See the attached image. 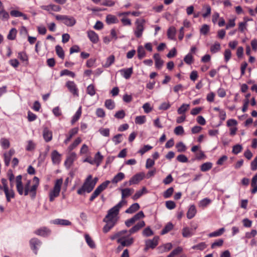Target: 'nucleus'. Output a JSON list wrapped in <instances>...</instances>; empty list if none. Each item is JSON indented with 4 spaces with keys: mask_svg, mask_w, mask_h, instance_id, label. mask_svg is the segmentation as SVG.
<instances>
[{
    "mask_svg": "<svg viewBox=\"0 0 257 257\" xmlns=\"http://www.w3.org/2000/svg\"><path fill=\"white\" fill-rule=\"evenodd\" d=\"M22 177L18 175L16 178V188L18 192L20 195H24L30 196L34 198L36 195V191L39 185V179L37 177H34L32 181L28 180L24 186L22 182Z\"/></svg>",
    "mask_w": 257,
    "mask_h": 257,
    "instance_id": "f257e3e1",
    "label": "nucleus"
},
{
    "mask_svg": "<svg viewBox=\"0 0 257 257\" xmlns=\"http://www.w3.org/2000/svg\"><path fill=\"white\" fill-rule=\"evenodd\" d=\"M126 204L125 200H121L117 205L110 209L107 214L103 219L104 222H110L116 224L117 221L118 217V214L119 209L124 205Z\"/></svg>",
    "mask_w": 257,
    "mask_h": 257,
    "instance_id": "f03ea898",
    "label": "nucleus"
},
{
    "mask_svg": "<svg viewBox=\"0 0 257 257\" xmlns=\"http://www.w3.org/2000/svg\"><path fill=\"white\" fill-rule=\"evenodd\" d=\"M120 233L121 234L117 240V242L122 246H129L134 243V239L131 236L132 234L130 233L128 230H123L120 231Z\"/></svg>",
    "mask_w": 257,
    "mask_h": 257,
    "instance_id": "7ed1b4c3",
    "label": "nucleus"
},
{
    "mask_svg": "<svg viewBox=\"0 0 257 257\" xmlns=\"http://www.w3.org/2000/svg\"><path fill=\"white\" fill-rule=\"evenodd\" d=\"M63 183V180L62 178L58 179L55 181L54 187L49 193V198L50 202H53L55 198L59 196Z\"/></svg>",
    "mask_w": 257,
    "mask_h": 257,
    "instance_id": "20e7f679",
    "label": "nucleus"
},
{
    "mask_svg": "<svg viewBox=\"0 0 257 257\" xmlns=\"http://www.w3.org/2000/svg\"><path fill=\"white\" fill-rule=\"evenodd\" d=\"M94 183H92V176H87L82 187L77 190L79 195H82L85 192L90 193L94 188Z\"/></svg>",
    "mask_w": 257,
    "mask_h": 257,
    "instance_id": "39448f33",
    "label": "nucleus"
},
{
    "mask_svg": "<svg viewBox=\"0 0 257 257\" xmlns=\"http://www.w3.org/2000/svg\"><path fill=\"white\" fill-rule=\"evenodd\" d=\"M2 184L3 185L4 191L5 192L6 199L8 202H10L11 199L15 197V192L13 188H9L7 181L5 179H2L1 180Z\"/></svg>",
    "mask_w": 257,
    "mask_h": 257,
    "instance_id": "423d86ee",
    "label": "nucleus"
},
{
    "mask_svg": "<svg viewBox=\"0 0 257 257\" xmlns=\"http://www.w3.org/2000/svg\"><path fill=\"white\" fill-rule=\"evenodd\" d=\"M110 183V181L107 180L99 185L91 195L90 198V201H92L101 193V192H102L104 189L106 188Z\"/></svg>",
    "mask_w": 257,
    "mask_h": 257,
    "instance_id": "0eeeda50",
    "label": "nucleus"
},
{
    "mask_svg": "<svg viewBox=\"0 0 257 257\" xmlns=\"http://www.w3.org/2000/svg\"><path fill=\"white\" fill-rule=\"evenodd\" d=\"M145 21L144 19L137 20L135 22L136 26V29L134 31L135 34L137 38H140L143 35L144 30V24Z\"/></svg>",
    "mask_w": 257,
    "mask_h": 257,
    "instance_id": "6e6552de",
    "label": "nucleus"
},
{
    "mask_svg": "<svg viewBox=\"0 0 257 257\" xmlns=\"http://www.w3.org/2000/svg\"><path fill=\"white\" fill-rule=\"evenodd\" d=\"M237 122L234 119H229L227 121L226 125L229 127V134L231 136H234L237 131L236 125Z\"/></svg>",
    "mask_w": 257,
    "mask_h": 257,
    "instance_id": "1a4fd4ad",
    "label": "nucleus"
},
{
    "mask_svg": "<svg viewBox=\"0 0 257 257\" xmlns=\"http://www.w3.org/2000/svg\"><path fill=\"white\" fill-rule=\"evenodd\" d=\"M145 177V174L143 172L137 173L133 176L128 181V185H132L133 184H138L141 180H142Z\"/></svg>",
    "mask_w": 257,
    "mask_h": 257,
    "instance_id": "9d476101",
    "label": "nucleus"
},
{
    "mask_svg": "<svg viewBox=\"0 0 257 257\" xmlns=\"http://www.w3.org/2000/svg\"><path fill=\"white\" fill-rule=\"evenodd\" d=\"M66 86L71 93L76 96H78V90L73 81H69L67 82Z\"/></svg>",
    "mask_w": 257,
    "mask_h": 257,
    "instance_id": "9b49d317",
    "label": "nucleus"
},
{
    "mask_svg": "<svg viewBox=\"0 0 257 257\" xmlns=\"http://www.w3.org/2000/svg\"><path fill=\"white\" fill-rule=\"evenodd\" d=\"M41 9L49 12L50 13H51L52 12H60L61 9L59 6L55 5L42 6H41Z\"/></svg>",
    "mask_w": 257,
    "mask_h": 257,
    "instance_id": "f8f14e48",
    "label": "nucleus"
},
{
    "mask_svg": "<svg viewBox=\"0 0 257 257\" xmlns=\"http://www.w3.org/2000/svg\"><path fill=\"white\" fill-rule=\"evenodd\" d=\"M50 233V230L46 227L40 228L35 231L36 234L44 237L48 236Z\"/></svg>",
    "mask_w": 257,
    "mask_h": 257,
    "instance_id": "ddd939ff",
    "label": "nucleus"
},
{
    "mask_svg": "<svg viewBox=\"0 0 257 257\" xmlns=\"http://www.w3.org/2000/svg\"><path fill=\"white\" fill-rule=\"evenodd\" d=\"M87 36L90 41L93 43L96 44L99 41L98 35L93 31L89 30L87 32Z\"/></svg>",
    "mask_w": 257,
    "mask_h": 257,
    "instance_id": "4468645a",
    "label": "nucleus"
},
{
    "mask_svg": "<svg viewBox=\"0 0 257 257\" xmlns=\"http://www.w3.org/2000/svg\"><path fill=\"white\" fill-rule=\"evenodd\" d=\"M133 67L127 69H122L119 70L120 74L126 79H129L133 74Z\"/></svg>",
    "mask_w": 257,
    "mask_h": 257,
    "instance_id": "2eb2a0df",
    "label": "nucleus"
},
{
    "mask_svg": "<svg viewBox=\"0 0 257 257\" xmlns=\"http://www.w3.org/2000/svg\"><path fill=\"white\" fill-rule=\"evenodd\" d=\"M120 190L121 193V200L131 195L134 191L133 189L128 188L120 189Z\"/></svg>",
    "mask_w": 257,
    "mask_h": 257,
    "instance_id": "dca6fc26",
    "label": "nucleus"
},
{
    "mask_svg": "<svg viewBox=\"0 0 257 257\" xmlns=\"http://www.w3.org/2000/svg\"><path fill=\"white\" fill-rule=\"evenodd\" d=\"M158 237H155L153 239L147 240L146 241V245L147 248H155L158 244Z\"/></svg>",
    "mask_w": 257,
    "mask_h": 257,
    "instance_id": "f3484780",
    "label": "nucleus"
},
{
    "mask_svg": "<svg viewBox=\"0 0 257 257\" xmlns=\"http://www.w3.org/2000/svg\"><path fill=\"white\" fill-rule=\"evenodd\" d=\"M31 248L37 253L38 247L40 246L41 242L37 238H32L30 241Z\"/></svg>",
    "mask_w": 257,
    "mask_h": 257,
    "instance_id": "a211bd4d",
    "label": "nucleus"
},
{
    "mask_svg": "<svg viewBox=\"0 0 257 257\" xmlns=\"http://www.w3.org/2000/svg\"><path fill=\"white\" fill-rule=\"evenodd\" d=\"M145 226V222L144 221H141L128 231L130 232V233L133 234L139 231L141 228H142Z\"/></svg>",
    "mask_w": 257,
    "mask_h": 257,
    "instance_id": "6ab92c4d",
    "label": "nucleus"
},
{
    "mask_svg": "<svg viewBox=\"0 0 257 257\" xmlns=\"http://www.w3.org/2000/svg\"><path fill=\"white\" fill-rule=\"evenodd\" d=\"M154 58L155 61V66L158 69H160L164 64V61L161 59L160 55L156 53L154 55Z\"/></svg>",
    "mask_w": 257,
    "mask_h": 257,
    "instance_id": "aec40b11",
    "label": "nucleus"
},
{
    "mask_svg": "<svg viewBox=\"0 0 257 257\" xmlns=\"http://www.w3.org/2000/svg\"><path fill=\"white\" fill-rule=\"evenodd\" d=\"M51 158L54 164H59L61 160V155L56 150L51 153Z\"/></svg>",
    "mask_w": 257,
    "mask_h": 257,
    "instance_id": "412c9836",
    "label": "nucleus"
},
{
    "mask_svg": "<svg viewBox=\"0 0 257 257\" xmlns=\"http://www.w3.org/2000/svg\"><path fill=\"white\" fill-rule=\"evenodd\" d=\"M124 178V174L122 172H119L113 177L110 182L113 184H116L118 182L122 180Z\"/></svg>",
    "mask_w": 257,
    "mask_h": 257,
    "instance_id": "4be33fe9",
    "label": "nucleus"
},
{
    "mask_svg": "<svg viewBox=\"0 0 257 257\" xmlns=\"http://www.w3.org/2000/svg\"><path fill=\"white\" fill-rule=\"evenodd\" d=\"M76 154L75 153H71L65 161V165L67 166V167H70L73 162L76 160Z\"/></svg>",
    "mask_w": 257,
    "mask_h": 257,
    "instance_id": "5701e85b",
    "label": "nucleus"
},
{
    "mask_svg": "<svg viewBox=\"0 0 257 257\" xmlns=\"http://www.w3.org/2000/svg\"><path fill=\"white\" fill-rule=\"evenodd\" d=\"M43 138L47 142H50L52 139V132L47 128H45L43 130Z\"/></svg>",
    "mask_w": 257,
    "mask_h": 257,
    "instance_id": "b1692460",
    "label": "nucleus"
},
{
    "mask_svg": "<svg viewBox=\"0 0 257 257\" xmlns=\"http://www.w3.org/2000/svg\"><path fill=\"white\" fill-rule=\"evenodd\" d=\"M63 23L66 26L71 27L75 24L76 20L73 17L66 16Z\"/></svg>",
    "mask_w": 257,
    "mask_h": 257,
    "instance_id": "393cba45",
    "label": "nucleus"
},
{
    "mask_svg": "<svg viewBox=\"0 0 257 257\" xmlns=\"http://www.w3.org/2000/svg\"><path fill=\"white\" fill-rule=\"evenodd\" d=\"M52 223L54 224L61 225H70L71 224L69 220L62 219H56L53 220Z\"/></svg>",
    "mask_w": 257,
    "mask_h": 257,
    "instance_id": "a878e982",
    "label": "nucleus"
},
{
    "mask_svg": "<svg viewBox=\"0 0 257 257\" xmlns=\"http://www.w3.org/2000/svg\"><path fill=\"white\" fill-rule=\"evenodd\" d=\"M194 234L192 229L188 227H184L182 229V235L184 237H190Z\"/></svg>",
    "mask_w": 257,
    "mask_h": 257,
    "instance_id": "bb28decb",
    "label": "nucleus"
},
{
    "mask_svg": "<svg viewBox=\"0 0 257 257\" xmlns=\"http://www.w3.org/2000/svg\"><path fill=\"white\" fill-rule=\"evenodd\" d=\"M196 213V209L194 205H191L189 207L187 213V217L188 219H191L194 217Z\"/></svg>",
    "mask_w": 257,
    "mask_h": 257,
    "instance_id": "cd10ccee",
    "label": "nucleus"
},
{
    "mask_svg": "<svg viewBox=\"0 0 257 257\" xmlns=\"http://www.w3.org/2000/svg\"><path fill=\"white\" fill-rule=\"evenodd\" d=\"M147 190L146 187H144L141 190H139L132 197L134 200H136L141 197L143 194L147 193Z\"/></svg>",
    "mask_w": 257,
    "mask_h": 257,
    "instance_id": "c85d7f7f",
    "label": "nucleus"
},
{
    "mask_svg": "<svg viewBox=\"0 0 257 257\" xmlns=\"http://www.w3.org/2000/svg\"><path fill=\"white\" fill-rule=\"evenodd\" d=\"M78 128L77 127H75L71 129L69 132V136L67 137L66 139L64 141V143L67 144L71 139V138L74 135H76L78 133Z\"/></svg>",
    "mask_w": 257,
    "mask_h": 257,
    "instance_id": "c756f323",
    "label": "nucleus"
},
{
    "mask_svg": "<svg viewBox=\"0 0 257 257\" xmlns=\"http://www.w3.org/2000/svg\"><path fill=\"white\" fill-rule=\"evenodd\" d=\"M189 107L190 105L189 104L183 103L177 109V112L179 114H185V113L188 110Z\"/></svg>",
    "mask_w": 257,
    "mask_h": 257,
    "instance_id": "7c9ffc66",
    "label": "nucleus"
},
{
    "mask_svg": "<svg viewBox=\"0 0 257 257\" xmlns=\"http://www.w3.org/2000/svg\"><path fill=\"white\" fill-rule=\"evenodd\" d=\"M183 250V249L181 246H178L172 250L167 257H175L182 253Z\"/></svg>",
    "mask_w": 257,
    "mask_h": 257,
    "instance_id": "2f4dec72",
    "label": "nucleus"
},
{
    "mask_svg": "<svg viewBox=\"0 0 257 257\" xmlns=\"http://www.w3.org/2000/svg\"><path fill=\"white\" fill-rule=\"evenodd\" d=\"M140 209V205L138 203L133 204L127 209L125 210L126 213H133Z\"/></svg>",
    "mask_w": 257,
    "mask_h": 257,
    "instance_id": "473e14b6",
    "label": "nucleus"
},
{
    "mask_svg": "<svg viewBox=\"0 0 257 257\" xmlns=\"http://www.w3.org/2000/svg\"><path fill=\"white\" fill-rule=\"evenodd\" d=\"M106 22L108 24H112L117 23L118 21L115 16L108 15L106 17Z\"/></svg>",
    "mask_w": 257,
    "mask_h": 257,
    "instance_id": "72a5a7b5",
    "label": "nucleus"
},
{
    "mask_svg": "<svg viewBox=\"0 0 257 257\" xmlns=\"http://www.w3.org/2000/svg\"><path fill=\"white\" fill-rule=\"evenodd\" d=\"M82 107L80 106L74 115L73 116L72 120H71V123L72 124H74L75 122H76L80 117L81 113H82Z\"/></svg>",
    "mask_w": 257,
    "mask_h": 257,
    "instance_id": "f704fd0d",
    "label": "nucleus"
},
{
    "mask_svg": "<svg viewBox=\"0 0 257 257\" xmlns=\"http://www.w3.org/2000/svg\"><path fill=\"white\" fill-rule=\"evenodd\" d=\"M103 159V156H102L99 152H98L94 156V161L95 164H96L97 166H98L100 163H101L102 160Z\"/></svg>",
    "mask_w": 257,
    "mask_h": 257,
    "instance_id": "c9c22d12",
    "label": "nucleus"
},
{
    "mask_svg": "<svg viewBox=\"0 0 257 257\" xmlns=\"http://www.w3.org/2000/svg\"><path fill=\"white\" fill-rule=\"evenodd\" d=\"M220 44L217 42L214 43V44L211 45V46L210 47V52L212 53H216L219 52L220 50Z\"/></svg>",
    "mask_w": 257,
    "mask_h": 257,
    "instance_id": "e433bc0d",
    "label": "nucleus"
},
{
    "mask_svg": "<svg viewBox=\"0 0 257 257\" xmlns=\"http://www.w3.org/2000/svg\"><path fill=\"white\" fill-rule=\"evenodd\" d=\"M104 106L107 109L112 110L115 107V102L111 99H106L104 102Z\"/></svg>",
    "mask_w": 257,
    "mask_h": 257,
    "instance_id": "4c0bfd02",
    "label": "nucleus"
},
{
    "mask_svg": "<svg viewBox=\"0 0 257 257\" xmlns=\"http://www.w3.org/2000/svg\"><path fill=\"white\" fill-rule=\"evenodd\" d=\"M176 32V29L174 27L169 28L167 31L168 37L170 39H174L175 37Z\"/></svg>",
    "mask_w": 257,
    "mask_h": 257,
    "instance_id": "58836bf2",
    "label": "nucleus"
},
{
    "mask_svg": "<svg viewBox=\"0 0 257 257\" xmlns=\"http://www.w3.org/2000/svg\"><path fill=\"white\" fill-rule=\"evenodd\" d=\"M81 141L82 140L80 137L77 138L74 142L68 147V150L70 152L74 149L81 142Z\"/></svg>",
    "mask_w": 257,
    "mask_h": 257,
    "instance_id": "ea45409f",
    "label": "nucleus"
},
{
    "mask_svg": "<svg viewBox=\"0 0 257 257\" xmlns=\"http://www.w3.org/2000/svg\"><path fill=\"white\" fill-rule=\"evenodd\" d=\"M86 92L91 96H94L96 93V89L94 85H89L86 88Z\"/></svg>",
    "mask_w": 257,
    "mask_h": 257,
    "instance_id": "a19ab883",
    "label": "nucleus"
},
{
    "mask_svg": "<svg viewBox=\"0 0 257 257\" xmlns=\"http://www.w3.org/2000/svg\"><path fill=\"white\" fill-rule=\"evenodd\" d=\"M212 167V163L211 162H206L203 163L200 167V170L202 172H206L210 169H211Z\"/></svg>",
    "mask_w": 257,
    "mask_h": 257,
    "instance_id": "79ce46f5",
    "label": "nucleus"
},
{
    "mask_svg": "<svg viewBox=\"0 0 257 257\" xmlns=\"http://www.w3.org/2000/svg\"><path fill=\"white\" fill-rule=\"evenodd\" d=\"M225 231L224 228H221L219 230L211 232L208 234L210 237L219 236L222 235Z\"/></svg>",
    "mask_w": 257,
    "mask_h": 257,
    "instance_id": "37998d69",
    "label": "nucleus"
},
{
    "mask_svg": "<svg viewBox=\"0 0 257 257\" xmlns=\"http://www.w3.org/2000/svg\"><path fill=\"white\" fill-rule=\"evenodd\" d=\"M146 121V117L145 115L137 116L135 118V123L138 124H142Z\"/></svg>",
    "mask_w": 257,
    "mask_h": 257,
    "instance_id": "c03bdc74",
    "label": "nucleus"
},
{
    "mask_svg": "<svg viewBox=\"0 0 257 257\" xmlns=\"http://www.w3.org/2000/svg\"><path fill=\"white\" fill-rule=\"evenodd\" d=\"M137 52H138V56L140 59H142L146 55L145 51L142 46H140L138 47Z\"/></svg>",
    "mask_w": 257,
    "mask_h": 257,
    "instance_id": "a18cd8bd",
    "label": "nucleus"
},
{
    "mask_svg": "<svg viewBox=\"0 0 257 257\" xmlns=\"http://www.w3.org/2000/svg\"><path fill=\"white\" fill-rule=\"evenodd\" d=\"M2 147L4 149H7L9 148L10 143L7 139L2 138L0 141Z\"/></svg>",
    "mask_w": 257,
    "mask_h": 257,
    "instance_id": "49530a36",
    "label": "nucleus"
},
{
    "mask_svg": "<svg viewBox=\"0 0 257 257\" xmlns=\"http://www.w3.org/2000/svg\"><path fill=\"white\" fill-rule=\"evenodd\" d=\"M55 50L57 55L60 58L63 59L64 58V52L62 48L59 45H57L55 47Z\"/></svg>",
    "mask_w": 257,
    "mask_h": 257,
    "instance_id": "de8ad7c7",
    "label": "nucleus"
},
{
    "mask_svg": "<svg viewBox=\"0 0 257 257\" xmlns=\"http://www.w3.org/2000/svg\"><path fill=\"white\" fill-rule=\"evenodd\" d=\"M112 142L115 145H118L122 141V136L121 134H117L112 138Z\"/></svg>",
    "mask_w": 257,
    "mask_h": 257,
    "instance_id": "09e8293b",
    "label": "nucleus"
},
{
    "mask_svg": "<svg viewBox=\"0 0 257 257\" xmlns=\"http://www.w3.org/2000/svg\"><path fill=\"white\" fill-rule=\"evenodd\" d=\"M0 18L4 21H7L10 18L9 13L4 9L0 10Z\"/></svg>",
    "mask_w": 257,
    "mask_h": 257,
    "instance_id": "8fccbe9b",
    "label": "nucleus"
},
{
    "mask_svg": "<svg viewBox=\"0 0 257 257\" xmlns=\"http://www.w3.org/2000/svg\"><path fill=\"white\" fill-rule=\"evenodd\" d=\"M106 224L103 228V231L104 233H107L114 226L115 224L110 222H105Z\"/></svg>",
    "mask_w": 257,
    "mask_h": 257,
    "instance_id": "3c124183",
    "label": "nucleus"
},
{
    "mask_svg": "<svg viewBox=\"0 0 257 257\" xmlns=\"http://www.w3.org/2000/svg\"><path fill=\"white\" fill-rule=\"evenodd\" d=\"M17 31L15 28L12 29L7 36L9 40H14L16 38Z\"/></svg>",
    "mask_w": 257,
    "mask_h": 257,
    "instance_id": "603ef678",
    "label": "nucleus"
},
{
    "mask_svg": "<svg viewBox=\"0 0 257 257\" xmlns=\"http://www.w3.org/2000/svg\"><path fill=\"white\" fill-rule=\"evenodd\" d=\"M100 135L105 137H108L110 135V130L108 128L101 127L99 130Z\"/></svg>",
    "mask_w": 257,
    "mask_h": 257,
    "instance_id": "864d4df0",
    "label": "nucleus"
},
{
    "mask_svg": "<svg viewBox=\"0 0 257 257\" xmlns=\"http://www.w3.org/2000/svg\"><path fill=\"white\" fill-rule=\"evenodd\" d=\"M177 151L179 152H184L186 150V147L183 142H179L176 145Z\"/></svg>",
    "mask_w": 257,
    "mask_h": 257,
    "instance_id": "5fc2aeb1",
    "label": "nucleus"
},
{
    "mask_svg": "<svg viewBox=\"0 0 257 257\" xmlns=\"http://www.w3.org/2000/svg\"><path fill=\"white\" fill-rule=\"evenodd\" d=\"M35 146L36 144L33 141H28L27 142L26 150L28 151H32L35 149Z\"/></svg>",
    "mask_w": 257,
    "mask_h": 257,
    "instance_id": "6e6d98bb",
    "label": "nucleus"
},
{
    "mask_svg": "<svg viewBox=\"0 0 257 257\" xmlns=\"http://www.w3.org/2000/svg\"><path fill=\"white\" fill-rule=\"evenodd\" d=\"M85 238L87 243L91 248H94L95 247V244L93 240L91 239L89 235L86 234L85 235Z\"/></svg>",
    "mask_w": 257,
    "mask_h": 257,
    "instance_id": "4d7b16f0",
    "label": "nucleus"
},
{
    "mask_svg": "<svg viewBox=\"0 0 257 257\" xmlns=\"http://www.w3.org/2000/svg\"><path fill=\"white\" fill-rule=\"evenodd\" d=\"M207 245L205 242H201L198 244L193 245L192 248L193 249H197L199 250H202L206 247Z\"/></svg>",
    "mask_w": 257,
    "mask_h": 257,
    "instance_id": "13d9d810",
    "label": "nucleus"
},
{
    "mask_svg": "<svg viewBox=\"0 0 257 257\" xmlns=\"http://www.w3.org/2000/svg\"><path fill=\"white\" fill-rule=\"evenodd\" d=\"M173 228V225L171 223H168L162 230L161 234H165L171 230Z\"/></svg>",
    "mask_w": 257,
    "mask_h": 257,
    "instance_id": "bf43d9fd",
    "label": "nucleus"
},
{
    "mask_svg": "<svg viewBox=\"0 0 257 257\" xmlns=\"http://www.w3.org/2000/svg\"><path fill=\"white\" fill-rule=\"evenodd\" d=\"M64 75H69L72 78H74L75 76V74L74 72L70 71L67 69H64L61 71L60 72V76H64Z\"/></svg>",
    "mask_w": 257,
    "mask_h": 257,
    "instance_id": "052dcab7",
    "label": "nucleus"
},
{
    "mask_svg": "<svg viewBox=\"0 0 257 257\" xmlns=\"http://www.w3.org/2000/svg\"><path fill=\"white\" fill-rule=\"evenodd\" d=\"M247 23L245 22H241L238 24V29L241 33L244 32L247 29Z\"/></svg>",
    "mask_w": 257,
    "mask_h": 257,
    "instance_id": "680f3d73",
    "label": "nucleus"
},
{
    "mask_svg": "<svg viewBox=\"0 0 257 257\" xmlns=\"http://www.w3.org/2000/svg\"><path fill=\"white\" fill-rule=\"evenodd\" d=\"M174 192V189L173 187L168 188L166 191L164 192L163 196L165 198H168L171 196Z\"/></svg>",
    "mask_w": 257,
    "mask_h": 257,
    "instance_id": "e2e57ef3",
    "label": "nucleus"
},
{
    "mask_svg": "<svg viewBox=\"0 0 257 257\" xmlns=\"http://www.w3.org/2000/svg\"><path fill=\"white\" fill-rule=\"evenodd\" d=\"M96 115L98 117L104 118L105 116V111L101 108H97L96 110Z\"/></svg>",
    "mask_w": 257,
    "mask_h": 257,
    "instance_id": "0e129e2a",
    "label": "nucleus"
},
{
    "mask_svg": "<svg viewBox=\"0 0 257 257\" xmlns=\"http://www.w3.org/2000/svg\"><path fill=\"white\" fill-rule=\"evenodd\" d=\"M171 107V104L169 102H164L162 103L159 107L160 110H167Z\"/></svg>",
    "mask_w": 257,
    "mask_h": 257,
    "instance_id": "69168bd1",
    "label": "nucleus"
},
{
    "mask_svg": "<svg viewBox=\"0 0 257 257\" xmlns=\"http://www.w3.org/2000/svg\"><path fill=\"white\" fill-rule=\"evenodd\" d=\"M184 130L183 126L179 125L176 127L174 129V133L176 135H182L184 134Z\"/></svg>",
    "mask_w": 257,
    "mask_h": 257,
    "instance_id": "338daca9",
    "label": "nucleus"
},
{
    "mask_svg": "<svg viewBox=\"0 0 257 257\" xmlns=\"http://www.w3.org/2000/svg\"><path fill=\"white\" fill-rule=\"evenodd\" d=\"M145 217V215L143 211H140L138 213H137L136 215H135L132 218L134 220V221L136 222L137 221L139 220L141 218H143Z\"/></svg>",
    "mask_w": 257,
    "mask_h": 257,
    "instance_id": "774afa93",
    "label": "nucleus"
}]
</instances>
